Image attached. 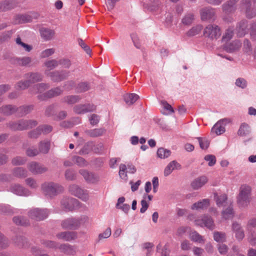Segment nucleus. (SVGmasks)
<instances>
[{"mask_svg":"<svg viewBox=\"0 0 256 256\" xmlns=\"http://www.w3.org/2000/svg\"><path fill=\"white\" fill-rule=\"evenodd\" d=\"M42 190L46 196L52 198L62 192L64 188L60 184L53 182H46L42 184Z\"/></svg>","mask_w":256,"mask_h":256,"instance_id":"obj_1","label":"nucleus"},{"mask_svg":"<svg viewBox=\"0 0 256 256\" xmlns=\"http://www.w3.org/2000/svg\"><path fill=\"white\" fill-rule=\"evenodd\" d=\"M252 188L247 184H242L240 188V193L238 197V202L241 206H247L250 199Z\"/></svg>","mask_w":256,"mask_h":256,"instance_id":"obj_2","label":"nucleus"},{"mask_svg":"<svg viewBox=\"0 0 256 256\" xmlns=\"http://www.w3.org/2000/svg\"><path fill=\"white\" fill-rule=\"evenodd\" d=\"M68 192L72 195L80 198L84 202H87L89 200L88 191L81 188L76 184H72L68 186Z\"/></svg>","mask_w":256,"mask_h":256,"instance_id":"obj_3","label":"nucleus"},{"mask_svg":"<svg viewBox=\"0 0 256 256\" xmlns=\"http://www.w3.org/2000/svg\"><path fill=\"white\" fill-rule=\"evenodd\" d=\"M38 124L36 120H20L16 122L10 124V126L14 130H24L31 128Z\"/></svg>","mask_w":256,"mask_h":256,"instance_id":"obj_4","label":"nucleus"},{"mask_svg":"<svg viewBox=\"0 0 256 256\" xmlns=\"http://www.w3.org/2000/svg\"><path fill=\"white\" fill-rule=\"evenodd\" d=\"M204 34L210 40H216L221 34L220 28L215 24H209L204 30Z\"/></svg>","mask_w":256,"mask_h":256,"instance_id":"obj_5","label":"nucleus"},{"mask_svg":"<svg viewBox=\"0 0 256 256\" xmlns=\"http://www.w3.org/2000/svg\"><path fill=\"white\" fill-rule=\"evenodd\" d=\"M81 218H70L62 222L61 226L64 229L76 230L81 224Z\"/></svg>","mask_w":256,"mask_h":256,"instance_id":"obj_6","label":"nucleus"},{"mask_svg":"<svg viewBox=\"0 0 256 256\" xmlns=\"http://www.w3.org/2000/svg\"><path fill=\"white\" fill-rule=\"evenodd\" d=\"M49 213V210L46 208H34L29 211L28 216L32 219L42 220L48 216Z\"/></svg>","mask_w":256,"mask_h":256,"instance_id":"obj_7","label":"nucleus"},{"mask_svg":"<svg viewBox=\"0 0 256 256\" xmlns=\"http://www.w3.org/2000/svg\"><path fill=\"white\" fill-rule=\"evenodd\" d=\"M80 203L73 198H64L61 202L62 208L66 211H72L79 207Z\"/></svg>","mask_w":256,"mask_h":256,"instance_id":"obj_8","label":"nucleus"},{"mask_svg":"<svg viewBox=\"0 0 256 256\" xmlns=\"http://www.w3.org/2000/svg\"><path fill=\"white\" fill-rule=\"evenodd\" d=\"M240 8L242 11L245 10L246 16L248 18L256 16V6L251 7L250 0H242Z\"/></svg>","mask_w":256,"mask_h":256,"instance_id":"obj_9","label":"nucleus"},{"mask_svg":"<svg viewBox=\"0 0 256 256\" xmlns=\"http://www.w3.org/2000/svg\"><path fill=\"white\" fill-rule=\"evenodd\" d=\"M194 224L200 227H206L210 230L214 228V220L211 216L204 215L202 218H198L194 220Z\"/></svg>","mask_w":256,"mask_h":256,"instance_id":"obj_10","label":"nucleus"},{"mask_svg":"<svg viewBox=\"0 0 256 256\" xmlns=\"http://www.w3.org/2000/svg\"><path fill=\"white\" fill-rule=\"evenodd\" d=\"M45 74L48 76L51 80L54 82L62 81L69 76V72L66 70L54 71L50 72L46 70Z\"/></svg>","mask_w":256,"mask_h":256,"instance_id":"obj_11","label":"nucleus"},{"mask_svg":"<svg viewBox=\"0 0 256 256\" xmlns=\"http://www.w3.org/2000/svg\"><path fill=\"white\" fill-rule=\"evenodd\" d=\"M96 109V106L92 104H78L74 108V111L77 114H81L91 112Z\"/></svg>","mask_w":256,"mask_h":256,"instance_id":"obj_12","label":"nucleus"},{"mask_svg":"<svg viewBox=\"0 0 256 256\" xmlns=\"http://www.w3.org/2000/svg\"><path fill=\"white\" fill-rule=\"evenodd\" d=\"M28 168L34 174H41L47 170L46 168L36 162H30L28 165Z\"/></svg>","mask_w":256,"mask_h":256,"instance_id":"obj_13","label":"nucleus"},{"mask_svg":"<svg viewBox=\"0 0 256 256\" xmlns=\"http://www.w3.org/2000/svg\"><path fill=\"white\" fill-rule=\"evenodd\" d=\"M56 236L59 240L70 242L77 238L78 234L75 232H62L58 233Z\"/></svg>","mask_w":256,"mask_h":256,"instance_id":"obj_14","label":"nucleus"},{"mask_svg":"<svg viewBox=\"0 0 256 256\" xmlns=\"http://www.w3.org/2000/svg\"><path fill=\"white\" fill-rule=\"evenodd\" d=\"M79 173L84 177L85 180L88 183L94 184L99 180L98 176L93 173L90 172L85 170H80Z\"/></svg>","mask_w":256,"mask_h":256,"instance_id":"obj_15","label":"nucleus"},{"mask_svg":"<svg viewBox=\"0 0 256 256\" xmlns=\"http://www.w3.org/2000/svg\"><path fill=\"white\" fill-rule=\"evenodd\" d=\"M10 190L18 196H28L30 194V192L20 184H14L11 186Z\"/></svg>","mask_w":256,"mask_h":256,"instance_id":"obj_16","label":"nucleus"},{"mask_svg":"<svg viewBox=\"0 0 256 256\" xmlns=\"http://www.w3.org/2000/svg\"><path fill=\"white\" fill-rule=\"evenodd\" d=\"M242 46V44L238 40H236L224 46V50L228 53H233L238 50Z\"/></svg>","mask_w":256,"mask_h":256,"instance_id":"obj_17","label":"nucleus"},{"mask_svg":"<svg viewBox=\"0 0 256 256\" xmlns=\"http://www.w3.org/2000/svg\"><path fill=\"white\" fill-rule=\"evenodd\" d=\"M238 0H228L222 6V8L226 14H230L234 12L236 10V2Z\"/></svg>","mask_w":256,"mask_h":256,"instance_id":"obj_18","label":"nucleus"},{"mask_svg":"<svg viewBox=\"0 0 256 256\" xmlns=\"http://www.w3.org/2000/svg\"><path fill=\"white\" fill-rule=\"evenodd\" d=\"M214 9L212 8H206L200 10L201 18L202 20H207L214 18Z\"/></svg>","mask_w":256,"mask_h":256,"instance_id":"obj_19","label":"nucleus"},{"mask_svg":"<svg viewBox=\"0 0 256 256\" xmlns=\"http://www.w3.org/2000/svg\"><path fill=\"white\" fill-rule=\"evenodd\" d=\"M182 166L177 161L174 160L168 164L164 170V175L166 176H169L173 170H180Z\"/></svg>","mask_w":256,"mask_h":256,"instance_id":"obj_20","label":"nucleus"},{"mask_svg":"<svg viewBox=\"0 0 256 256\" xmlns=\"http://www.w3.org/2000/svg\"><path fill=\"white\" fill-rule=\"evenodd\" d=\"M62 92V90L60 88H56L50 90L46 93L44 94L43 95L38 96V98L40 100H44L45 98H51L52 97L58 96L61 94Z\"/></svg>","mask_w":256,"mask_h":256,"instance_id":"obj_21","label":"nucleus"},{"mask_svg":"<svg viewBox=\"0 0 256 256\" xmlns=\"http://www.w3.org/2000/svg\"><path fill=\"white\" fill-rule=\"evenodd\" d=\"M40 32L41 37L46 41L52 40L55 34L54 30L46 28H41Z\"/></svg>","mask_w":256,"mask_h":256,"instance_id":"obj_22","label":"nucleus"},{"mask_svg":"<svg viewBox=\"0 0 256 256\" xmlns=\"http://www.w3.org/2000/svg\"><path fill=\"white\" fill-rule=\"evenodd\" d=\"M210 200L207 198L202 199L194 203L191 206L192 210H200L206 208L210 206Z\"/></svg>","mask_w":256,"mask_h":256,"instance_id":"obj_23","label":"nucleus"},{"mask_svg":"<svg viewBox=\"0 0 256 256\" xmlns=\"http://www.w3.org/2000/svg\"><path fill=\"white\" fill-rule=\"evenodd\" d=\"M226 121H228L227 119H223L219 120L212 128V132L215 133L216 135H220L223 134L226 130L225 126L223 122Z\"/></svg>","mask_w":256,"mask_h":256,"instance_id":"obj_24","label":"nucleus"},{"mask_svg":"<svg viewBox=\"0 0 256 256\" xmlns=\"http://www.w3.org/2000/svg\"><path fill=\"white\" fill-rule=\"evenodd\" d=\"M208 182V178L206 176H200L194 180L191 183V186L194 190L201 188Z\"/></svg>","mask_w":256,"mask_h":256,"instance_id":"obj_25","label":"nucleus"},{"mask_svg":"<svg viewBox=\"0 0 256 256\" xmlns=\"http://www.w3.org/2000/svg\"><path fill=\"white\" fill-rule=\"evenodd\" d=\"M247 22L246 20H242L238 24L236 29L238 36H244L247 33Z\"/></svg>","mask_w":256,"mask_h":256,"instance_id":"obj_26","label":"nucleus"},{"mask_svg":"<svg viewBox=\"0 0 256 256\" xmlns=\"http://www.w3.org/2000/svg\"><path fill=\"white\" fill-rule=\"evenodd\" d=\"M232 230L235 233L236 238L238 240H242L244 236V234L240 225L237 222H234L232 224Z\"/></svg>","mask_w":256,"mask_h":256,"instance_id":"obj_27","label":"nucleus"},{"mask_svg":"<svg viewBox=\"0 0 256 256\" xmlns=\"http://www.w3.org/2000/svg\"><path fill=\"white\" fill-rule=\"evenodd\" d=\"M250 132L251 128L250 126L246 122H242L240 126L238 131V134L240 136H246L249 135Z\"/></svg>","mask_w":256,"mask_h":256,"instance_id":"obj_28","label":"nucleus"},{"mask_svg":"<svg viewBox=\"0 0 256 256\" xmlns=\"http://www.w3.org/2000/svg\"><path fill=\"white\" fill-rule=\"evenodd\" d=\"M24 78L28 79L30 83H35L40 82L42 79V75L38 72H30L26 74Z\"/></svg>","mask_w":256,"mask_h":256,"instance_id":"obj_29","label":"nucleus"},{"mask_svg":"<svg viewBox=\"0 0 256 256\" xmlns=\"http://www.w3.org/2000/svg\"><path fill=\"white\" fill-rule=\"evenodd\" d=\"M48 88L49 85L47 84H38L34 85L32 88H30V92L32 94L42 93Z\"/></svg>","mask_w":256,"mask_h":256,"instance_id":"obj_30","label":"nucleus"},{"mask_svg":"<svg viewBox=\"0 0 256 256\" xmlns=\"http://www.w3.org/2000/svg\"><path fill=\"white\" fill-rule=\"evenodd\" d=\"M34 109L32 105L22 106L16 108V112L18 116H22L30 112Z\"/></svg>","mask_w":256,"mask_h":256,"instance_id":"obj_31","label":"nucleus"},{"mask_svg":"<svg viewBox=\"0 0 256 256\" xmlns=\"http://www.w3.org/2000/svg\"><path fill=\"white\" fill-rule=\"evenodd\" d=\"M15 6L16 3L14 1L5 0L0 2V12L10 10Z\"/></svg>","mask_w":256,"mask_h":256,"instance_id":"obj_32","label":"nucleus"},{"mask_svg":"<svg viewBox=\"0 0 256 256\" xmlns=\"http://www.w3.org/2000/svg\"><path fill=\"white\" fill-rule=\"evenodd\" d=\"M214 198L218 206H226V204L227 203V197L226 194H222L218 195L217 194H214Z\"/></svg>","mask_w":256,"mask_h":256,"instance_id":"obj_33","label":"nucleus"},{"mask_svg":"<svg viewBox=\"0 0 256 256\" xmlns=\"http://www.w3.org/2000/svg\"><path fill=\"white\" fill-rule=\"evenodd\" d=\"M139 98V96L136 94H127L124 96V99L128 105L134 104Z\"/></svg>","mask_w":256,"mask_h":256,"instance_id":"obj_34","label":"nucleus"},{"mask_svg":"<svg viewBox=\"0 0 256 256\" xmlns=\"http://www.w3.org/2000/svg\"><path fill=\"white\" fill-rule=\"evenodd\" d=\"M61 252L68 254H72L75 252L74 248L69 244H58V248Z\"/></svg>","mask_w":256,"mask_h":256,"instance_id":"obj_35","label":"nucleus"},{"mask_svg":"<svg viewBox=\"0 0 256 256\" xmlns=\"http://www.w3.org/2000/svg\"><path fill=\"white\" fill-rule=\"evenodd\" d=\"M13 175L19 178H24L28 176V171L22 168L18 167L14 169Z\"/></svg>","mask_w":256,"mask_h":256,"instance_id":"obj_36","label":"nucleus"},{"mask_svg":"<svg viewBox=\"0 0 256 256\" xmlns=\"http://www.w3.org/2000/svg\"><path fill=\"white\" fill-rule=\"evenodd\" d=\"M14 112H16V108L12 105L5 106L0 108V112L6 115H10Z\"/></svg>","mask_w":256,"mask_h":256,"instance_id":"obj_37","label":"nucleus"},{"mask_svg":"<svg viewBox=\"0 0 256 256\" xmlns=\"http://www.w3.org/2000/svg\"><path fill=\"white\" fill-rule=\"evenodd\" d=\"M104 132V129L100 128L87 130L86 131V134L90 137L94 138L102 136Z\"/></svg>","mask_w":256,"mask_h":256,"instance_id":"obj_38","label":"nucleus"},{"mask_svg":"<svg viewBox=\"0 0 256 256\" xmlns=\"http://www.w3.org/2000/svg\"><path fill=\"white\" fill-rule=\"evenodd\" d=\"M202 29V26L201 24H198L186 32V35L188 36H194L200 32Z\"/></svg>","mask_w":256,"mask_h":256,"instance_id":"obj_39","label":"nucleus"},{"mask_svg":"<svg viewBox=\"0 0 256 256\" xmlns=\"http://www.w3.org/2000/svg\"><path fill=\"white\" fill-rule=\"evenodd\" d=\"M234 216L233 208L231 203L225 210L222 212V217L225 220L231 219Z\"/></svg>","mask_w":256,"mask_h":256,"instance_id":"obj_40","label":"nucleus"},{"mask_svg":"<svg viewBox=\"0 0 256 256\" xmlns=\"http://www.w3.org/2000/svg\"><path fill=\"white\" fill-rule=\"evenodd\" d=\"M50 148V142L48 140H44L40 142L39 152L42 154H47Z\"/></svg>","mask_w":256,"mask_h":256,"instance_id":"obj_41","label":"nucleus"},{"mask_svg":"<svg viewBox=\"0 0 256 256\" xmlns=\"http://www.w3.org/2000/svg\"><path fill=\"white\" fill-rule=\"evenodd\" d=\"M171 154L170 150L160 148L157 150V156L161 159H164L169 157Z\"/></svg>","mask_w":256,"mask_h":256,"instance_id":"obj_42","label":"nucleus"},{"mask_svg":"<svg viewBox=\"0 0 256 256\" xmlns=\"http://www.w3.org/2000/svg\"><path fill=\"white\" fill-rule=\"evenodd\" d=\"M31 62L32 58L29 56H24L16 59V63L20 66H28Z\"/></svg>","mask_w":256,"mask_h":256,"instance_id":"obj_43","label":"nucleus"},{"mask_svg":"<svg viewBox=\"0 0 256 256\" xmlns=\"http://www.w3.org/2000/svg\"><path fill=\"white\" fill-rule=\"evenodd\" d=\"M190 238L194 242L198 243H204V242L203 237L196 231H194L190 233Z\"/></svg>","mask_w":256,"mask_h":256,"instance_id":"obj_44","label":"nucleus"},{"mask_svg":"<svg viewBox=\"0 0 256 256\" xmlns=\"http://www.w3.org/2000/svg\"><path fill=\"white\" fill-rule=\"evenodd\" d=\"M234 84L236 87L244 90L247 88L248 84L244 78L240 77L236 80Z\"/></svg>","mask_w":256,"mask_h":256,"instance_id":"obj_45","label":"nucleus"},{"mask_svg":"<svg viewBox=\"0 0 256 256\" xmlns=\"http://www.w3.org/2000/svg\"><path fill=\"white\" fill-rule=\"evenodd\" d=\"M66 179L68 181H73L76 179V173L72 169H68L64 174Z\"/></svg>","mask_w":256,"mask_h":256,"instance_id":"obj_46","label":"nucleus"},{"mask_svg":"<svg viewBox=\"0 0 256 256\" xmlns=\"http://www.w3.org/2000/svg\"><path fill=\"white\" fill-rule=\"evenodd\" d=\"M201 149L206 150L210 146V141L206 138L197 137Z\"/></svg>","mask_w":256,"mask_h":256,"instance_id":"obj_47","label":"nucleus"},{"mask_svg":"<svg viewBox=\"0 0 256 256\" xmlns=\"http://www.w3.org/2000/svg\"><path fill=\"white\" fill-rule=\"evenodd\" d=\"M42 244L45 247L48 248L58 249V243L46 240H43L41 241Z\"/></svg>","mask_w":256,"mask_h":256,"instance_id":"obj_48","label":"nucleus"},{"mask_svg":"<svg viewBox=\"0 0 256 256\" xmlns=\"http://www.w3.org/2000/svg\"><path fill=\"white\" fill-rule=\"evenodd\" d=\"M16 44L20 47L23 48V49L27 52H30L32 48V46L26 44L22 41L20 36H18L16 39Z\"/></svg>","mask_w":256,"mask_h":256,"instance_id":"obj_49","label":"nucleus"},{"mask_svg":"<svg viewBox=\"0 0 256 256\" xmlns=\"http://www.w3.org/2000/svg\"><path fill=\"white\" fill-rule=\"evenodd\" d=\"M214 238L218 242L223 243L226 241V235L224 232H216L214 234Z\"/></svg>","mask_w":256,"mask_h":256,"instance_id":"obj_50","label":"nucleus"},{"mask_svg":"<svg viewBox=\"0 0 256 256\" xmlns=\"http://www.w3.org/2000/svg\"><path fill=\"white\" fill-rule=\"evenodd\" d=\"M90 88L89 84L86 82H82L78 84L76 91L78 92H82L88 90Z\"/></svg>","mask_w":256,"mask_h":256,"instance_id":"obj_51","label":"nucleus"},{"mask_svg":"<svg viewBox=\"0 0 256 256\" xmlns=\"http://www.w3.org/2000/svg\"><path fill=\"white\" fill-rule=\"evenodd\" d=\"M194 20V15L192 13H188L184 16L182 20V22L184 25H190Z\"/></svg>","mask_w":256,"mask_h":256,"instance_id":"obj_52","label":"nucleus"},{"mask_svg":"<svg viewBox=\"0 0 256 256\" xmlns=\"http://www.w3.org/2000/svg\"><path fill=\"white\" fill-rule=\"evenodd\" d=\"M72 161L80 167H84L88 165V162L82 158L78 156H74L72 158Z\"/></svg>","mask_w":256,"mask_h":256,"instance_id":"obj_53","label":"nucleus"},{"mask_svg":"<svg viewBox=\"0 0 256 256\" xmlns=\"http://www.w3.org/2000/svg\"><path fill=\"white\" fill-rule=\"evenodd\" d=\"M120 170H119V176L120 177L125 180H126L128 179L127 176V172H126V166L124 164H120L119 166Z\"/></svg>","mask_w":256,"mask_h":256,"instance_id":"obj_54","label":"nucleus"},{"mask_svg":"<svg viewBox=\"0 0 256 256\" xmlns=\"http://www.w3.org/2000/svg\"><path fill=\"white\" fill-rule=\"evenodd\" d=\"M234 32L232 28H229L226 31L222 38V42H227L230 40L233 36Z\"/></svg>","mask_w":256,"mask_h":256,"instance_id":"obj_55","label":"nucleus"},{"mask_svg":"<svg viewBox=\"0 0 256 256\" xmlns=\"http://www.w3.org/2000/svg\"><path fill=\"white\" fill-rule=\"evenodd\" d=\"M150 4L148 9L151 11H156L160 8V4L159 0H149Z\"/></svg>","mask_w":256,"mask_h":256,"instance_id":"obj_56","label":"nucleus"},{"mask_svg":"<svg viewBox=\"0 0 256 256\" xmlns=\"http://www.w3.org/2000/svg\"><path fill=\"white\" fill-rule=\"evenodd\" d=\"M29 81L28 80H21L16 83L15 88L17 90H24L30 86Z\"/></svg>","mask_w":256,"mask_h":256,"instance_id":"obj_57","label":"nucleus"},{"mask_svg":"<svg viewBox=\"0 0 256 256\" xmlns=\"http://www.w3.org/2000/svg\"><path fill=\"white\" fill-rule=\"evenodd\" d=\"M13 221L17 225L26 226L28 224V220L22 216L14 217Z\"/></svg>","mask_w":256,"mask_h":256,"instance_id":"obj_58","label":"nucleus"},{"mask_svg":"<svg viewBox=\"0 0 256 256\" xmlns=\"http://www.w3.org/2000/svg\"><path fill=\"white\" fill-rule=\"evenodd\" d=\"M26 161V158L16 156L12 158V163L14 166H20L24 164Z\"/></svg>","mask_w":256,"mask_h":256,"instance_id":"obj_59","label":"nucleus"},{"mask_svg":"<svg viewBox=\"0 0 256 256\" xmlns=\"http://www.w3.org/2000/svg\"><path fill=\"white\" fill-rule=\"evenodd\" d=\"M45 66L50 70H53L58 65V62L56 60H46L44 62Z\"/></svg>","mask_w":256,"mask_h":256,"instance_id":"obj_60","label":"nucleus"},{"mask_svg":"<svg viewBox=\"0 0 256 256\" xmlns=\"http://www.w3.org/2000/svg\"><path fill=\"white\" fill-rule=\"evenodd\" d=\"M80 98L78 96H70L64 98V101L68 104H73L80 100Z\"/></svg>","mask_w":256,"mask_h":256,"instance_id":"obj_61","label":"nucleus"},{"mask_svg":"<svg viewBox=\"0 0 256 256\" xmlns=\"http://www.w3.org/2000/svg\"><path fill=\"white\" fill-rule=\"evenodd\" d=\"M250 34L252 40L256 41V22H254L250 24Z\"/></svg>","mask_w":256,"mask_h":256,"instance_id":"obj_62","label":"nucleus"},{"mask_svg":"<svg viewBox=\"0 0 256 256\" xmlns=\"http://www.w3.org/2000/svg\"><path fill=\"white\" fill-rule=\"evenodd\" d=\"M160 104L164 110L166 111V112H165L166 114H168L174 112L170 104L167 102L165 100H162L161 101Z\"/></svg>","mask_w":256,"mask_h":256,"instance_id":"obj_63","label":"nucleus"},{"mask_svg":"<svg viewBox=\"0 0 256 256\" xmlns=\"http://www.w3.org/2000/svg\"><path fill=\"white\" fill-rule=\"evenodd\" d=\"M42 128L38 126L36 129L32 130L28 133V136L30 138H38L42 133L41 132Z\"/></svg>","mask_w":256,"mask_h":256,"instance_id":"obj_64","label":"nucleus"}]
</instances>
